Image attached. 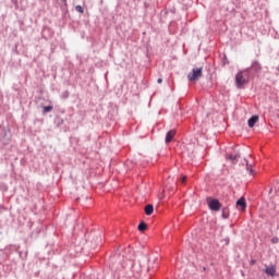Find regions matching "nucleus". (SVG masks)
<instances>
[{"label": "nucleus", "instance_id": "nucleus-1", "mask_svg": "<svg viewBox=\"0 0 279 279\" xmlns=\"http://www.w3.org/2000/svg\"><path fill=\"white\" fill-rule=\"evenodd\" d=\"M235 83L238 88H243V86L250 83V70H242L236 73Z\"/></svg>", "mask_w": 279, "mask_h": 279}, {"label": "nucleus", "instance_id": "nucleus-2", "mask_svg": "<svg viewBox=\"0 0 279 279\" xmlns=\"http://www.w3.org/2000/svg\"><path fill=\"white\" fill-rule=\"evenodd\" d=\"M203 76V68H194L187 75L190 82H196Z\"/></svg>", "mask_w": 279, "mask_h": 279}, {"label": "nucleus", "instance_id": "nucleus-3", "mask_svg": "<svg viewBox=\"0 0 279 279\" xmlns=\"http://www.w3.org/2000/svg\"><path fill=\"white\" fill-rule=\"evenodd\" d=\"M207 204L211 211H219L221 208V203L217 198H207Z\"/></svg>", "mask_w": 279, "mask_h": 279}, {"label": "nucleus", "instance_id": "nucleus-4", "mask_svg": "<svg viewBox=\"0 0 279 279\" xmlns=\"http://www.w3.org/2000/svg\"><path fill=\"white\" fill-rule=\"evenodd\" d=\"M236 208L241 211H245V209L247 208V203H245V198H239V201H236Z\"/></svg>", "mask_w": 279, "mask_h": 279}, {"label": "nucleus", "instance_id": "nucleus-5", "mask_svg": "<svg viewBox=\"0 0 279 279\" xmlns=\"http://www.w3.org/2000/svg\"><path fill=\"white\" fill-rule=\"evenodd\" d=\"M175 134H177L175 130H170L169 132H167L165 143H167V144L171 143L173 141Z\"/></svg>", "mask_w": 279, "mask_h": 279}, {"label": "nucleus", "instance_id": "nucleus-6", "mask_svg": "<svg viewBox=\"0 0 279 279\" xmlns=\"http://www.w3.org/2000/svg\"><path fill=\"white\" fill-rule=\"evenodd\" d=\"M259 117L258 116H253L252 118L248 119V128L254 129L255 125L258 123Z\"/></svg>", "mask_w": 279, "mask_h": 279}, {"label": "nucleus", "instance_id": "nucleus-7", "mask_svg": "<svg viewBox=\"0 0 279 279\" xmlns=\"http://www.w3.org/2000/svg\"><path fill=\"white\" fill-rule=\"evenodd\" d=\"M245 166H246V170L248 171V173L251 175H254V169H253V163H250V160L244 159Z\"/></svg>", "mask_w": 279, "mask_h": 279}, {"label": "nucleus", "instance_id": "nucleus-8", "mask_svg": "<svg viewBox=\"0 0 279 279\" xmlns=\"http://www.w3.org/2000/svg\"><path fill=\"white\" fill-rule=\"evenodd\" d=\"M154 213V205H146L145 207V215L146 216H151Z\"/></svg>", "mask_w": 279, "mask_h": 279}, {"label": "nucleus", "instance_id": "nucleus-9", "mask_svg": "<svg viewBox=\"0 0 279 279\" xmlns=\"http://www.w3.org/2000/svg\"><path fill=\"white\" fill-rule=\"evenodd\" d=\"M265 274L270 275L271 277H274V276L276 275V268H275V266L267 267V268L265 269Z\"/></svg>", "mask_w": 279, "mask_h": 279}, {"label": "nucleus", "instance_id": "nucleus-10", "mask_svg": "<svg viewBox=\"0 0 279 279\" xmlns=\"http://www.w3.org/2000/svg\"><path fill=\"white\" fill-rule=\"evenodd\" d=\"M252 69L257 73L262 71V65L259 62L252 63Z\"/></svg>", "mask_w": 279, "mask_h": 279}, {"label": "nucleus", "instance_id": "nucleus-11", "mask_svg": "<svg viewBox=\"0 0 279 279\" xmlns=\"http://www.w3.org/2000/svg\"><path fill=\"white\" fill-rule=\"evenodd\" d=\"M137 229H138L140 232H145L147 230L146 222H144V221L140 222Z\"/></svg>", "mask_w": 279, "mask_h": 279}, {"label": "nucleus", "instance_id": "nucleus-12", "mask_svg": "<svg viewBox=\"0 0 279 279\" xmlns=\"http://www.w3.org/2000/svg\"><path fill=\"white\" fill-rule=\"evenodd\" d=\"M52 110H53V107H52V106H46V107H44V114L49 113V112H51Z\"/></svg>", "mask_w": 279, "mask_h": 279}, {"label": "nucleus", "instance_id": "nucleus-13", "mask_svg": "<svg viewBox=\"0 0 279 279\" xmlns=\"http://www.w3.org/2000/svg\"><path fill=\"white\" fill-rule=\"evenodd\" d=\"M222 217H223V219H228V217H229V211H228L227 208H223V209H222Z\"/></svg>", "mask_w": 279, "mask_h": 279}, {"label": "nucleus", "instance_id": "nucleus-14", "mask_svg": "<svg viewBox=\"0 0 279 279\" xmlns=\"http://www.w3.org/2000/svg\"><path fill=\"white\" fill-rule=\"evenodd\" d=\"M75 10H76V12H80L82 14L84 13V9L81 5H76Z\"/></svg>", "mask_w": 279, "mask_h": 279}, {"label": "nucleus", "instance_id": "nucleus-15", "mask_svg": "<svg viewBox=\"0 0 279 279\" xmlns=\"http://www.w3.org/2000/svg\"><path fill=\"white\" fill-rule=\"evenodd\" d=\"M187 180V177L183 175V178H181V183L184 184Z\"/></svg>", "mask_w": 279, "mask_h": 279}, {"label": "nucleus", "instance_id": "nucleus-16", "mask_svg": "<svg viewBox=\"0 0 279 279\" xmlns=\"http://www.w3.org/2000/svg\"><path fill=\"white\" fill-rule=\"evenodd\" d=\"M157 83H158V84H162V78L159 77V78L157 80Z\"/></svg>", "mask_w": 279, "mask_h": 279}, {"label": "nucleus", "instance_id": "nucleus-17", "mask_svg": "<svg viewBox=\"0 0 279 279\" xmlns=\"http://www.w3.org/2000/svg\"><path fill=\"white\" fill-rule=\"evenodd\" d=\"M271 242H272V243H278V240L272 239Z\"/></svg>", "mask_w": 279, "mask_h": 279}, {"label": "nucleus", "instance_id": "nucleus-18", "mask_svg": "<svg viewBox=\"0 0 279 279\" xmlns=\"http://www.w3.org/2000/svg\"><path fill=\"white\" fill-rule=\"evenodd\" d=\"M229 158H230L231 160L235 159V157H232V156H229Z\"/></svg>", "mask_w": 279, "mask_h": 279}, {"label": "nucleus", "instance_id": "nucleus-19", "mask_svg": "<svg viewBox=\"0 0 279 279\" xmlns=\"http://www.w3.org/2000/svg\"><path fill=\"white\" fill-rule=\"evenodd\" d=\"M63 3H66V0H62Z\"/></svg>", "mask_w": 279, "mask_h": 279}]
</instances>
